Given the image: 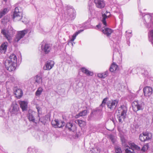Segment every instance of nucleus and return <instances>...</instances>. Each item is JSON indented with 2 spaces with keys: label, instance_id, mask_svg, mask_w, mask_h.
<instances>
[{
  "label": "nucleus",
  "instance_id": "f257e3e1",
  "mask_svg": "<svg viewBox=\"0 0 153 153\" xmlns=\"http://www.w3.org/2000/svg\"><path fill=\"white\" fill-rule=\"evenodd\" d=\"M37 115L36 113L35 112L30 111H29L27 115V118L30 122L36 124L39 121H40L42 123H44L45 122L42 121L41 119H39V114L38 115V116L36 117V116Z\"/></svg>",
  "mask_w": 153,
  "mask_h": 153
},
{
  "label": "nucleus",
  "instance_id": "f03ea898",
  "mask_svg": "<svg viewBox=\"0 0 153 153\" xmlns=\"http://www.w3.org/2000/svg\"><path fill=\"white\" fill-rule=\"evenodd\" d=\"M118 111L119 114L118 117L119 122L122 123L126 118L127 111V107L124 105H122L118 108Z\"/></svg>",
  "mask_w": 153,
  "mask_h": 153
},
{
  "label": "nucleus",
  "instance_id": "7ed1b4c3",
  "mask_svg": "<svg viewBox=\"0 0 153 153\" xmlns=\"http://www.w3.org/2000/svg\"><path fill=\"white\" fill-rule=\"evenodd\" d=\"M15 32V30L11 26H9L7 30L4 29L1 30V33L9 41L11 40L12 36Z\"/></svg>",
  "mask_w": 153,
  "mask_h": 153
},
{
  "label": "nucleus",
  "instance_id": "20e7f679",
  "mask_svg": "<svg viewBox=\"0 0 153 153\" xmlns=\"http://www.w3.org/2000/svg\"><path fill=\"white\" fill-rule=\"evenodd\" d=\"M22 17V10L21 7H16L12 16L13 21L16 22L20 20Z\"/></svg>",
  "mask_w": 153,
  "mask_h": 153
},
{
  "label": "nucleus",
  "instance_id": "39448f33",
  "mask_svg": "<svg viewBox=\"0 0 153 153\" xmlns=\"http://www.w3.org/2000/svg\"><path fill=\"white\" fill-rule=\"evenodd\" d=\"M144 102L138 101H134L132 103V109L134 112L143 110L144 107Z\"/></svg>",
  "mask_w": 153,
  "mask_h": 153
},
{
  "label": "nucleus",
  "instance_id": "423d86ee",
  "mask_svg": "<svg viewBox=\"0 0 153 153\" xmlns=\"http://www.w3.org/2000/svg\"><path fill=\"white\" fill-rule=\"evenodd\" d=\"M140 147L133 143L126 146L125 151L126 153H136L135 150H140Z\"/></svg>",
  "mask_w": 153,
  "mask_h": 153
},
{
  "label": "nucleus",
  "instance_id": "0eeeda50",
  "mask_svg": "<svg viewBox=\"0 0 153 153\" xmlns=\"http://www.w3.org/2000/svg\"><path fill=\"white\" fill-rule=\"evenodd\" d=\"M9 112L12 116L16 115L20 113L19 105L15 102H12L9 109Z\"/></svg>",
  "mask_w": 153,
  "mask_h": 153
},
{
  "label": "nucleus",
  "instance_id": "6e6552de",
  "mask_svg": "<svg viewBox=\"0 0 153 153\" xmlns=\"http://www.w3.org/2000/svg\"><path fill=\"white\" fill-rule=\"evenodd\" d=\"M152 136L151 133L147 131L143 132L140 135L139 139L142 142H145L151 139Z\"/></svg>",
  "mask_w": 153,
  "mask_h": 153
},
{
  "label": "nucleus",
  "instance_id": "1a4fd4ad",
  "mask_svg": "<svg viewBox=\"0 0 153 153\" xmlns=\"http://www.w3.org/2000/svg\"><path fill=\"white\" fill-rule=\"evenodd\" d=\"M28 31L27 29H25L22 30L17 31L14 39L15 42H18L27 33Z\"/></svg>",
  "mask_w": 153,
  "mask_h": 153
},
{
  "label": "nucleus",
  "instance_id": "9d476101",
  "mask_svg": "<svg viewBox=\"0 0 153 153\" xmlns=\"http://www.w3.org/2000/svg\"><path fill=\"white\" fill-rule=\"evenodd\" d=\"M118 102L117 100H111L108 101L106 105L108 108L111 111H113L115 108Z\"/></svg>",
  "mask_w": 153,
  "mask_h": 153
},
{
  "label": "nucleus",
  "instance_id": "9b49d317",
  "mask_svg": "<svg viewBox=\"0 0 153 153\" xmlns=\"http://www.w3.org/2000/svg\"><path fill=\"white\" fill-rule=\"evenodd\" d=\"M4 64L6 69L9 71H14L16 69V64H13L9 61L5 60Z\"/></svg>",
  "mask_w": 153,
  "mask_h": 153
},
{
  "label": "nucleus",
  "instance_id": "f8f14e48",
  "mask_svg": "<svg viewBox=\"0 0 153 153\" xmlns=\"http://www.w3.org/2000/svg\"><path fill=\"white\" fill-rule=\"evenodd\" d=\"M41 48L42 52L45 54H47L50 52L51 49V46L49 44L42 42V43Z\"/></svg>",
  "mask_w": 153,
  "mask_h": 153
},
{
  "label": "nucleus",
  "instance_id": "ddd939ff",
  "mask_svg": "<svg viewBox=\"0 0 153 153\" xmlns=\"http://www.w3.org/2000/svg\"><path fill=\"white\" fill-rule=\"evenodd\" d=\"M51 123L52 126L55 128H62L65 124V123L64 121L59 120L58 119H55L52 121Z\"/></svg>",
  "mask_w": 153,
  "mask_h": 153
},
{
  "label": "nucleus",
  "instance_id": "4468645a",
  "mask_svg": "<svg viewBox=\"0 0 153 153\" xmlns=\"http://www.w3.org/2000/svg\"><path fill=\"white\" fill-rule=\"evenodd\" d=\"M153 90L152 88L149 86H146L143 89V92L145 96L149 97L152 93Z\"/></svg>",
  "mask_w": 153,
  "mask_h": 153
},
{
  "label": "nucleus",
  "instance_id": "2eb2a0df",
  "mask_svg": "<svg viewBox=\"0 0 153 153\" xmlns=\"http://www.w3.org/2000/svg\"><path fill=\"white\" fill-rule=\"evenodd\" d=\"M54 62L52 60H48L45 63L43 69L45 70H49L51 69L53 66Z\"/></svg>",
  "mask_w": 153,
  "mask_h": 153
},
{
  "label": "nucleus",
  "instance_id": "dca6fc26",
  "mask_svg": "<svg viewBox=\"0 0 153 153\" xmlns=\"http://www.w3.org/2000/svg\"><path fill=\"white\" fill-rule=\"evenodd\" d=\"M102 18H101V20L103 24V25L105 26H107V23L106 21V19L109 17L110 15V13L109 12L106 11V13H102Z\"/></svg>",
  "mask_w": 153,
  "mask_h": 153
},
{
  "label": "nucleus",
  "instance_id": "f3484780",
  "mask_svg": "<svg viewBox=\"0 0 153 153\" xmlns=\"http://www.w3.org/2000/svg\"><path fill=\"white\" fill-rule=\"evenodd\" d=\"M14 94L18 99L20 98L22 96L23 92L22 90L16 88H14L13 89Z\"/></svg>",
  "mask_w": 153,
  "mask_h": 153
},
{
  "label": "nucleus",
  "instance_id": "a211bd4d",
  "mask_svg": "<svg viewBox=\"0 0 153 153\" xmlns=\"http://www.w3.org/2000/svg\"><path fill=\"white\" fill-rule=\"evenodd\" d=\"M94 2L96 7L99 8H103L105 5V2L103 0H94Z\"/></svg>",
  "mask_w": 153,
  "mask_h": 153
},
{
  "label": "nucleus",
  "instance_id": "6ab92c4d",
  "mask_svg": "<svg viewBox=\"0 0 153 153\" xmlns=\"http://www.w3.org/2000/svg\"><path fill=\"white\" fill-rule=\"evenodd\" d=\"M102 31L103 33L108 37H110L111 33L113 32V30L108 28H104L102 29Z\"/></svg>",
  "mask_w": 153,
  "mask_h": 153
},
{
  "label": "nucleus",
  "instance_id": "aec40b11",
  "mask_svg": "<svg viewBox=\"0 0 153 153\" xmlns=\"http://www.w3.org/2000/svg\"><path fill=\"white\" fill-rule=\"evenodd\" d=\"M153 16V14H151L150 15H145L144 17V24H149L152 22L153 19L152 16Z\"/></svg>",
  "mask_w": 153,
  "mask_h": 153
},
{
  "label": "nucleus",
  "instance_id": "412c9836",
  "mask_svg": "<svg viewBox=\"0 0 153 153\" xmlns=\"http://www.w3.org/2000/svg\"><path fill=\"white\" fill-rule=\"evenodd\" d=\"M6 60L9 61V62L13 63L16 64L17 62V58L16 56L14 54H12L10 55L8 59Z\"/></svg>",
  "mask_w": 153,
  "mask_h": 153
},
{
  "label": "nucleus",
  "instance_id": "4be33fe9",
  "mask_svg": "<svg viewBox=\"0 0 153 153\" xmlns=\"http://www.w3.org/2000/svg\"><path fill=\"white\" fill-rule=\"evenodd\" d=\"M20 107L23 111H27V103L24 101H21L19 102Z\"/></svg>",
  "mask_w": 153,
  "mask_h": 153
},
{
  "label": "nucleus",
  "instance_id": "5701e85b",
  "mask_svg": "<svg viewBox=\"0 0 153 153\" xmlns=\"http://www.w3.org/2000/svg\"><path fill=\"white\" fill-rule=\"evenodd\" d=\"M7 42L2 43L0 46V52L1 53H5L7 50Z\"/></svg>",
  "mask_w": 153,
  "mask_h": 153
},
{
  "label": "nucleus",
  "instance_id": "b1692460",
  "mask_svg": "<svg viewBox=\"0 0 153 153\" xmlns=\"http://www.w3.org/2000/svg\"><path fill=\"white\" fill-rule=\"evenodd\" d=\"M9 11L8 7H5L0 10V19L6 14Z\"/></svg>",
  "mask_w": 153,
  "mask_h": 153
},
{
  "label": "nucleus",
  "instance_id": "393cba45",
  "mask_svg": "<svg viewBox=\"0 0 153 153\" xmlns=\"http://www.w3.org/2000/svg\"><path fill=\"white\" fill-rule=\"evenodd\" d=\"M66 128L69 131H74L75 129L74 125L71 123H67Z\"/></svg>",
  "mask_w": 153,
  "mask_h": 153
},
{
  "label": "nucleus",
  "instance_id": "a878e982",
  "mask_svg": "<svg viewBox=\"0 0 153 153\" xmlns=\"http://www.w3.org/2000/svg\"><path fill=\"white\" fill-rule=\"evenodd\" d=\"M81 69L82 72L87 76H92L93 75V72L89 71L85 67H82Z\"/></svg>",
  "mask_w": 153,
  "mask_h": 153
},
{
  "label": "nucleus",
  "instance_id": "bb28decb",
  "mask_svg": "<svg viewBox=\"0 0 153 153\" xmlns=\"http://www.w3.org/2000/svg\"><path fill=\"white\" fill-rule=\"evenodd\" d=\"M75 14L74 12L73 9H71L69 10L68 13V19L71 20L74 19L75 17Z\"/></svg>",
  "mask_w": 153,
  "mask_h": 153
},
{
  "label": "nucleus",
  "instance_id": "cd10ccee",
  "mask_svg": "<svg viewBox=\"0 0 153 153\" xmlns=\"http://www.w3.org/2000/svg\"><path fill=\"white\" fill-rule=\"evenodd\" d=\"M114 48L113 53V58L116 53H119V45L114 43L113 45Z\"/></svg>",
  "mask_w": 153,
  "mask_h": 153
},
{
  "label": "nucleus",
  "instance_id": "c85d7f7f",
  "mask_svg": "<svg viewBox=\"0 0 153 153\" xmlns=\"http://www.w3.org/2000/svg\"><path fill=\"white\" fill-rule=\"evenodd\" d=\"M108 71H106L104 73H99L97 74L98 77L104 79L107 76L108 74Z\"/></svg>",
  "mask_w": 153,
  "mask_h": 153
},
{
  "label": "nucleus",
  "instance_id": "c756f323",
  "mask_svg": "<svg viewBox=\"0 0 153 153\" xmlns=\"http://www.w3.org/2000/svg\"><path fill=\"white\" fill-rule=\"evenodd\" d=\"M35 82L38 84L42 82V76L40 75H37L34 78Z\"/></svg>",
  "mask_w": 153,
  "mask_h": 153
},
{
  "label": "nucleus",
  "instance_id": "7c9ffc66",
  "mask_svg": "<svg viewBox=\"0 0 153 153\" xmlns=\"http://www.w3.org/2000/svg\"><path fill=\"white\" fill-rule=\"evenodd\" d=\"M87 113V110H83L77 114L75 116L76 118H78L80 117L85 116L86 115Z\"/></svg>",
  "mask_w": 153,
  "mask_h": 153
},
{
  "label": "nucleus",
  "instance_id": "2f4dec72",
  "mask_svg": "<svg viewBox=\"0 0 153 153\" xmlns=\"http://www.w3.org/2000/svg\"><path fill=\"white\" fill-rule=\"evenodd\" d=\"M118 68L117 65L114 63H113L109 68L110 71L113 72L116 70Z\"/></svg>",
  "mask_w": 153,
  "mask_h": 153
},
{
  "label": "nucleus",
  "instance_id": "473e14b6",
  "mask_svg": "<svg viewBox=\"0 0 153 153\" xmlns=\"http://www.w3.org/2000/svg\"><path fill=\"white\" fill-rule=\"evenodd\" d=\"M84 30H78V31L76 32L73 35L72 38L70 40V41L71 42H73L75 40L76 38V37L77 36L79 33Z\"/></svg>",
  "mask_w": 153,
  "mask_h": 153
},
{
  "label": "nucleus",
  "instance_id": "72a5a7b5",
  "mask_svg": "<svg viewBox=\"0 0 153 153\" xmlns=\"http://www.w3.org/2000/svg\"><path fill=\"white\" fill-rule=\"evenodd\" d=\"M9 21V17L8 16H5L1 20V22L4 24L6 23Z\"/></svg>",
  "mask_w": 153,
  "mask_h": 153
},
{
  "label": "nucleus",
  "instance_id": "f704fd0d",
  "mask_svg": "<svg viewBox=\"0 0 153 153\" xmlns=\"http://www.w3.org/2000/svg\"><path fill=\"white\" fill-rule=\"evenodd\" d=\"M115 153H122V151L121 147L118 146H116L114 147Z\"/></svg>",
  "mask_w": 153,
  "mask_h": 153
},
{
  "label": "nucleus",
  "instance_id": "c9c22d12",
  "mask_svg": "<svg viewBox=\"0 0 153 153\" xmlns=\"http://www.w3.org/2000/svg\"><path fill=\"white\" fill-rule=\"evenodd\" d=\"M149 40L153 45V30L150 31L149 35Z\"/></svg>",
  "mask_w": 153,
  "mask_h": 153
},
{
  "label": "nucleus",
  "instance_id": "e433bc0d",
  "mask_svg": "<svg viewBox=\"0 0 153 153\" xmlns=\"http://www.w3.org/2000/svg\"><path fill=\"white\" fill-rule=\"evenodd\" d=\"M43 91V89L41 87H39L38 88L35 93V94L36 96H39L40 95Z\"/></svg>",
  "mask_w": 153,
  "mask_h": 153
},
{
  "label": "nucleus",
  "instance_id": "4c0bfd02",
  "mask_svg": "<svg viewBox=\"0 0 153 153\" xmlns=\"http://www.w3.org/2000/svg\"><path fill=\"white\" fill-rule=\"evenodd\" d=\"M36 150L34 148L29 147L27 149V153H36Z\"/></svg>",
  "mask_w": 153,
  "mask_h": 153
},
{
  "label": "nucleus",
  "instance_id": "58836bf2",
  "mask_svg": "<svg viewBox=\"0 0 153 153\" xmlns=\"http://www.w3.org/2000/svg\"><path fill=\"white\" fill-rule=\"evenodd\" d=\"M126 37L127 40H129L130 38L132 36V34H131L132 31L128 32L127 31H126Z\"/></svg>",
  "mask_w": 153,
  "mask_h": 153
},
{
  "label": "nucleus",
  "instance_id": "ea45409f",
  "mask_svg": "<svg viewBox=\"0 0 153 153\" xmlns=\"http://www.w3.org/2000/svg\"><path fill=\"white\" fill-rule=\"evenodd\" d=\"M99 152L100 150H99L98 149L95 148H92V149L90 150L89 153H98Z\"/></svg>",
  "mask_w": 153,
  "mask_h": 153
},
{
  "label": "nucleus",
  "instance_id": "a19ab883",
  "mask_svg": "<svg viewBox=\"0 0 153 153\" xmlns=\"http://www.w3.org/2000/svg\"><path fill=\"white\" fill-rule=\"evenodd\" d=\"M110 138L111 141L112 143L114 145H115L116 144V140L115 137L112 135H111L110 136Z\"/></svg>",
  "mask_w": 153,
  "mask_h": 153
},
{
  "label": "nucleus",
  "instance_id": "79ce46f5",
  "mask_svg": "<svg viewBox=\"0 0 153 153\" xmlns=\"http://www.w3.org/2000/svg\"><path fill=\"white\" fill-rule=\"evenodd\" d=\"M148 148L149 144L148 143H146L142 147L141 150L143 152H145Z\"/></svg>",
  "mask_w": 153,
  "mask_h": 153
},
{
  "label": "nucleus",
  "instance_id": "37998d69",
  "mask_svg": "<svg viewBox=\"0 0 153 153\" xmlns=\"http://www.w3.org/2000/svg\"><path fill=\"white\" fill-rule=\"evenodd\" d=\"M108 99V98L107 97H105L103 100L102 103L100 105V107H103L105 105V104L106 103V102L107 101Z\"/></svg>",
  "mask_w": 153,
  "mask_h": 153
},
{
  "label": "nucleus",
  "instance_id": "c03bdc74",
  "mask_svg": "<svg viewBox=\"0 0 153 153\" xmlns=\"http://www.w3.org/2000/svg\"><path fill=\"white\" fill-rule=\"evenodd\" d=\"M56 4H62L61 0H55Z\"/></svg>",
  "mask_w": 153,
  "mask_h": 153
},
{
  "label": "nucleus",
  "instance_id": "a18cd8bd",
  "mask_svg": "<svg viewBox=\"0 0 153 153\" xmlns=\"http://www.w3.org/2000/svg\"><path fill=\"white\" fill-rule=\"evenodd\" d=\"M88 9L90 12H92L93 9L92 7V6L91 4V5H89Z\"/></svg>",
  "mask_w": 153,
  "mask_h": 153
},
{
  "label": "nucleus",
  "instance_id": "49530a36",
  "mask_svg": "<svg viewBox=\"0 0 153 153\" xmlns=\"http://www.w3.org/2000/svg\"><path fill=\"white\" fill-rule=\"evenodd\" d=\"M2 108H0V116H1L3 115V113H4V111L2 109Z\"/></svg>",
  "mask_w": 153,
  "mask_h": 153
},
{
  "label": "nucleus",
  "instance_id": "de8ad7c7",
  "mask_svg": "<svg viewBox=\"0 0 153 153\" xmlns=\"http://www.w3.org/2000/svg\"><path fill=\"white\" fill-rule=\"evenodd\" d=\"M22 22L25 24L28 23V21L26 19H25V20H22Z\"/></svg>",
  "mask_w": 153,
  "mask_h": 153
},
{
  "label": "nucleus",
  "instance_id": "09e8293b",
  "mask_svg": "<svg viewBox=\"0 0 153 153\" xmlns=\"http://www.w3.org/2000/svg\"><path fill=\"white\" fill-rule=\"evenodd\" d=\"M36 108L37 109V111L38 112V114H39V112L40 109V108L38 106H36Z\"/></svg>",
  "mask_w": 153,
  "mask_h": 153
},
{
  "label": "nucleus",
  "instance_id": "8fccbe9b",
  "mask_svg": "<svg viewBox=\"0 0 153 153\" xmlns=\"http://www.w3.org/2000/svg\"><path fill=\"white\" fill-rule=\"evenodd\" d=\"M101 25L100 24L97 25L96 26V27H97L98 28H100L101 27Z\"/></svg>",
  "mask_w": 153,
  "mask_h": 153
},
{
  "label": "nucleus",
  "instance_id": "3c124183",
  "mask_svg": "<svg viewBox=\"0 0 153 153\" xmlns=\"http://www.w3.org/2000/svg\"><path fill=\"white\" fill-rule=\"evenodd\" d=\"M77 122H78V123H79V124L80 126V125L81 124V123H82V121L81 120H78L77 121Z\"/></svg>",
  "mask_w": 153,
  "mask_h": 153
},
{
  "label": "nucleus",
  "instance_id": "603ef678",
  "mask_svg": "<svg viewBox=\"0 0 153 153\" xmlns=\"http://www.w3.org/2000/svg\"><path fill=\"white\" fill-rule=\"evenodd\" d=\"M43 119H44V117H41V118H39V119L40 120L41 119V120L42 121L45 122V123H43L44 124H45V120H43Z\"/></svg>",
  "mask_w": 153,
  "mask_h": 153
},
{
  "label": "nucleus",
  "instance_id": "864d4df0",
  "mask_svg": "<svg viewBox=\"0 0 153 153\" xmlns=\"http://www.w3.org/2000/svg\"><path fill=\"white\" fill-rule=\"evenodd\" d=\"M127 43L128 46H130V42L128 41V40H127Z\"/></svg>",
  "mask_w": 153,
  "mask_h": 153
},
{
  "label": "nucleus",
  "instance_id": "5fc2aeb1",
  "mask_svg": "<svg viewBox=\"0 0 153 153\" xmlns=\"http://www.w3.org/2000/svg\"><path fill=\"white\" fill-rule=\"evenodd\" d=\"M3 104H2L0 103V108H3Z\"/></svg>",
  "mask_w": 153,
  "mask_h": 153
},
{
  "label": "nucleus",
  "instance_id": "6e6d98bb",
  "mask_svg": "<svg viewBox=\"0 0 153 153\" xmlns=\"http://www.w3.org/2000/svg\"><path fill=\"white\" fill-rule=\"evenodd\" d=\"M145 73H146V76L148 74L147 72H146H146Z\"/></svg>",
  "mask_w": 153,
  "mask_h": 153
},
{
  "label": "nucleus",
  "instance_id": "4d7b16f0",
  "mask_svg": "<svg viewBox=\"0 0 153 153\" xmlns=\"http://www.w3.org/2000/svg\"><path fill=\"white\" fill-rule=\"evenodd\" d=\"M4 1H6L7 0H4Z\"/></svg>",
  "mask_w": 153,
  "mask_h": 153
},
{
  "label": "nucleus",
  "instance_id": "13d9d810",
  "mask_svg": "<svg viewBox=\"0 0 153 153\" xmlns=\"http://www.w3.org/2000/svg\"><path fill=\"white\" fill-rule=\"evenodd\" d=\"M139 91H137V92H139Z\"/></svg>",
  "mask_w": 153,
  "mask_h": 153
}]
</instances>
